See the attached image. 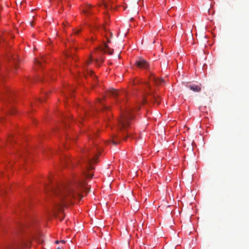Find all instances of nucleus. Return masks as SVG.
I'll list each match as a JSON object with an SVG mask.
<instances>
[{"instance_id": "e433bc0d", "label": "nucleus", "mask_w": 249, "mask_h": 249, "mask_svg": "<svg viewBox=\"0 0 249 249\" xmlns=\"http://www.w3.org/2000/svg\"><path fill=\"white\" fill-rule=\"evenodd\" d=\"M61 242H62V243H64L65 242V241L64 240L62 241Z\"/></svg>"}, {"instance_id": "6e6552de", "label": "nucleus", "mask_w": 249, "mask_h": 249, "mask_svg": "<svg viewBox=\"0 0 249 249\" xmlns=\"http://www.w3.org/2000/svg\"><path fill=\"white\" fill-rule=\"evenodd\" d=\"M10 63H12L14 67H15V69L17 68V64L18 63V58L17 55L14 54L11 56V58L10 59Z\"/></svg>"}, {"instance_id": "72a5a7b5", "label": "nucleus", "mask_w": 249, "mask_h": 249, "mask_svg": "<svg viewBox=\"0 0 249 249\" xmlns=\"http://www.w3.org/2000/svg\"><path fill=\"white\" fill-rule=\"evenodd\" d=\"M11 114H13V113H14V111H11Z\"/></svg>"}, {"instance_id": "f704fd0d", "label": "nucleus", "mask_w": 249, "mask_h": 249, "mask_svg": "<svg viewBox=\"0 0 249 249\" xmlns=\"http://www.w3.org/2000/svg\"><path fill=\"white\" fill-rule=\"evenodd\" d=\"M9 141H11V137H9Z\"/></svg>"}, {"instance_id": "c756f323", "label": "nucleus", "mask_w": 249, "mask_h": 249, "mask_svg": "<svg viewBox=\"0 0 249 249\" xmlns=\"http://www.w3.org/2000/svg\"><path fill=\"white\" fill-rule=\"evenodd\" d=\"M93 78H94V79H96V77L95 76L93 75Z\"/></svg>"}, {"instance_id": "9b49d317", "label": "nucleus", "mask_w": 249, "mask_h": 249, "mask_svg": "<svg viewBox=\"0 0 249 249\" xmlns=\"http://www.w3.org/2000/svg\"><path fill=\"white\" fill-rule=\"evenodd\" d=\"M91 5H87L83 10V13L85 14L86 16L89 15L91 12Z\"/></svg>"}, {"instance_id": "412c9836", "label": "nucleus", "mask_w": 249, "mask_h": 249, "mask_svg": "<svg viewBox=\"0 0 249 249\" xmlns=\"http://www.w3.org/2000/svg\"><path fill=\"white\" fill-rule=\"evenodd\" d=\"M102 106H103V108L105 110L107 109L108 108V107L105 105L103 103H102Z\"/></svg>"}, {"instance_id": "5701e85b", "label": "nucleus", "mask_w": 249, "mask_h": 249, "mask_svg": "<svg viewBox=\"0 0 249 249\" xmlns=\"http://www.w3.org/2000/svg\"><path fill=\"white\" fill-rule=\"evenodd\" d=\"M112 142L114 144V145H116L117 144V142L116 140H113L112 141Z\"/></svg>"}, {"instance_id": "423d86ee", "label": "nucleus", "mask_w": 249, "mask_h": 249, "mask_svg": "<svg viewBox=\"0 0 249 249\" xmlns=\"http://www.w3.org/2000/svg\"><path fill=\"white\" fill-rule=\"evenodd\" d=\"M125 94V93L124 92L119 91L114 89H110L107 90V94L110 95L115 98L118 96H122Z\"/></svg>"}, {"instance_id": "393cba45", "label": "nucleus", "mask_w": 249, "mask_h": 249, "mask_svg": "<svg viewBox=\"0 0 249 249\" xmlns=\"http://www.w3.org/2000/svg\"><path fill=\"white\" fill-rule=\"evenodd\" d=\"M129 136H130V134H127V136L126 137L125 136L124 137V139H125L126 138V137H129Z\"/></svg>"}, {"instance_id": "39448f33", "label": "nucleus", "mask_w": 249, "mask_h": 249, "mask_svg": "<svg viewBox=\"0 0 249 249\" xmlns=\"http://www.w3.org/2000/svg\"><path fill=\"white\" fill-rule=\"evenodd\" d=\"M135 63L139 68L146 69L149 67L148 62L143 58H139L136 61Z\"/></svg>"}, {"instance_id": "dca6fc26", "label": "nucleus", "mask_w": 249, "mask_h": 249, "mask_svg": "<svg viewBox=\"0 0 249 249\" xmlns=\"http://www.w3.org/2000/svg\"><path fill=\"white\" fill-rule=\"evenodd\" d=\"M85 176L87 178H91L93 176V173H90V172H88V173H86Z\"/></svg>"}, {"instance_id": "a878e982", "label": "nucleus", "mask_w": 249, "mask_h": 249, "mask_svg": "<svg viewBox=\"0 0 249 249\" xmlns=\"http://www.w3.org/2000/svg\"><path fill=\"white\" fill-rule=\"evenodd\" d=\"M91 61H92L91 58H89V59L88 60V62H87V63H88V64H89V63H91Z\"/></svg>"}, {"instance_id": "f257e3e1", "label": "nucleus", "mask_w": 249, "mask_h": 249, "mask_svg": "<svg viewBox=\"0 0 249 249\" xmlns=\"http://www.w3.org/2000/svg\"><path fill=\"white\" fill-rule=\"evenodd\" d=\"M89 189V186L84 182L66 185L55 184L45 186L48 196L52 199L54 206L59 210L70 203L72 198L76 196H79L81 191H87Z\"/></svg>"}, {"instance_id": "a211bd4d", "label": "nucleus", "mask_w": 249, "mask_h": 249, "mask_svg": "<svg viewBox=\"0 0 249 249\" xmlns=\"http://www.w3.org/2000/svg\"><path fill=\"white\" fill-rule=\"evenodd\" d=\"M81 30L80 29H75L73 31V33L74 34H78L79 33L81 32Z\"/></svg>"}, {"instance_id": "f03ea898", "label": "nucleus", "mask_w": 249, "mask_h": 249, "mask_svg": "<svg viewBox=\"0 0 249 249\" xmlns=\"http://www.w3.org/2000/svg\"><path fill=\"white\" fill-rule=\"evenodd\" d=\"M84 152L83 162L85 164V168L88 170L93 169L92 163L96 162L99 155L98 154H95V148L90 151L87 149L86 151H84Z\"/></svg>"}, {"instance_id": "4c0bfd02", "label": "nucleus", "mask_w": 249, "mask_h": 249, "mask_svg": "<svg viewBox=\"0 0 249 249\" xmlns=\"http://www.w3.org/2000/svg\"><path fill=\"white\" fill-rule=\"evenodd\" d=\"M59 1H61V0H58Z\"/></svg>"}, {"instance_id": "7c9ffc66", "label": "nucleus", "mask_w": 249, "mask_h": 249, "mask_svg": "<svg viewBox=\"0 0 249 249\" xmlns=\"http://www.w3.org/2000/svg\"><path fill=\"white\" fill-rule=\"evenodd\" d=\"M73 91H74L73 89H71V91H70L72 92H73Z\"/></svg>"}, {"instance_id": "20e7f679", "label": "nucleus", "mask_w": 249, "mask_h": 249, "mask_svg": "<svg viewBox=\"0 0 249 249\" xmlns=\"http://www.w3.org/2000/svg\"><path fill=\"white\" fill-rule=\"evenodd\" d=\"M30 240H24L19 245H10L5 249H20L22 247H29L30 244Z\"/></svg>"}, {"instance_id": "4468645a", "label": "nucleus", "mask_w": 249, "mask_h": 249, "mask_svg": "<svg viewBox=\"0 0 249 249\" xmlns=\"http://www.w3.org/2000/svg\"><path fill=\"white\" fill-rule=\"evenodd\" d=\"M153 98L155 103H157L158 105L160 104L159 97L157 95H153Z\"/></svg>"}, {"instance_id": "2eb2a0df", "label": "nucleus", "mask_w": 249, "mask_h": 249, "mask_svg": "<svg viewBox=\"0 0 249 249\" xmlns=\"http://www.w3.org/2000/svg\"><path fill=\"white\" fill-rule=\"evenodd\" d=\"M34 238L40 244L42 243L43 241L41 235L38 236V237H35Z\"/></svg>"}, {"instance_id": "f3484780", "label": "nucleus", "mask_w": 249, "mask_h": 249, "mask_svg": "<svg viewBox=\"0 0 249 249\" xmlns=\"http://www.w3.org/2000/svg\"><path fill=\"white\" fill-rule=\"evenodd\" d=\"M103 62V59H100V60L96 59V64H97V65L98 66H100V64L102 63Z\"/></svg>"}, {"instance_id": "aec40b11", "label": "nucleus", "mask_w": 249, "mask_h": 249, "mask_svg": "<svg viewBox=\"0 0 249 249\" xmlns=\"http://www.w3.org/2000/svg\"><path fill=\"white\" fill-rule=\"evenodd\" d=\"M21 228L22 229V230L24 231H26V230L28 228L27 226H23V227H21Z\"/></svg>"}, {"instance_id": "4be33fe9", "label": "nucleus", "mask_w": 249, "mask_h": 249, "mask_svg": "<svg viewBox=\"0 0 249 249\" xmlns=\"http://www.w3.org/2000/svg\"><path fill=\"white\" fill-rule=\"evenodd\" d=\"M87 72H88V73H89L90 74V76H92L93 73L92 71H88Z\"/></svg>"}, {"instance_id": "ddd939ff", "label": "nucleus", "mask_w": 249, "mask_h": 249, "mask_svg": "<svg viewBox=\"0 0 249 249\" xmlns=\"http://www.w3.org/2000/svg\"><path fill=\"white\" fill-rule=\"evenodd\" d=\"M97 131H90L88 133V135L90 139H92L93 136H96Z\"/></svg>"}, {"instance_id": "6ab92c4d", "label": "nucleus", "mask_w": 249, "mask_h": 249, "mask_svg": "<svg viewBox=\"0 0 249 249\" xmlns=\"http://www.w3.org/2000/svg\"><path fill=\"white\" fill-rule=\"evenodd\" d=\"M35 63L36 65H41V61L37 59H35Z\"/></svg>"}, {"instance_id": "473e14b6", "label": "nucleus", "mask_w": 249, "mask_h": 249, "mask_svg": "<svg viewBox=\"0 0 249 249\" xmlns=\"http://www.w3.org/2000/svg\"><path fill=\"white\" fill-rule=\"evenodd\" d=\"M58 242H58V241H55V243H56V244H58Z\"/></svg>"}, {"instance_id": "f8f14e48", "label": "nucleus", "mask_w": 249, "mask_h": 249, "mask_svg": "<svg viewBox=\"0 0 249 249\" xmlns=\"http://www.w3.org/2000/svg\"><path fill=\"white\" fill-rule=\"evenodd\" d=\"M102 51L104 52V53H107L109 54H112L113 53V51L110 49L106 44L105 45L104 48L102 50Z\"/></svg>"}, {"instance_id": "c85d7f7f", "label": "nucleus", "mask_w": 249, "mask_h": 249, "mask_svg": "<svg viewBox=\"0 0 249 249\" xmlns=\"http://www.w3.org/2000/svg\"><path fill=\"white\" fill-rule=\"evenodd\" d=\"M3 75H1L0 76V81L2 79V78H3Z\"/></svg>"}, {"instance_id": "2f4dec72", "label": "nucleus", "mask_w": 249, "mask_h": 249, "mask_svg": "<svg viewBox=\"0 0 249 249\" xmlns=\"http://www.w3.org/2000/svg\"><path fill=\"white\" fill-rule=\"evenodd\" d=\"M30 23H31V26H33V25H34L33 23L32 22H31Z\"/></svg>"}, {"instance_id": "b1692460", "label": "nucleus", "mask_w": 249, "mask_h": 249, "mask_svg": "<svg viewBox=\"0 0 249 249\" xmlns=\"http://www.w3.org/2000/svg\"><path fill=\"white\" fill-rule=\"evenodd\" d=\"M104 7L106 8H107L108 7V5L107 4H106V3H104Z\"/></svg>"}, {"instance_id": "1a4fd4ad", "label": "nucleus", "mask_w": 249, "mask_h": 249, "mask_svg": "<svg viewBox=\"0 0 249 249\" xmlns=\"http://www.w3.org/2000/svg\"><path fill=\"white\" fill-rule=\"evenodd\" d=\"M187 87L195 92H199L201 90V88L200 86L195 84L188 85L187 86Z\"/></svg>"}, {"instance_id": "cd10ccee", "label": "nucleus", "mask_w": 249, "mask_h": 249, "mask_svg": "<svg viewBox=\"0 0 249 249\" xmlns=\"http://www.w3.org/2000/svg\"><path fill=\"white\" fill-rule=\"evenodd\" d=\"M59 217L60 220H62V219H63V217H60V215L59 216Z\"/></svg>"}, {"instance_id": "9d476101", "label": "nucleus", "mask_w": 249, "mask_h": 249, "mask_svg": "<svg viewBox=\"0 0 249 249\" xmlns=\"http://www.w3.org/2000/svg\"><path fill=\"white\" fill-rule=\"evenodd\" d=\"M10 96H11V93H10V92L8 91V90H5L3 92H0V97H1V98L3 97V98L5 100H7V98Z\"/></svg>"}, {"instance_id": "0eeeda50", "label": "nucleus", "mask_w": 249, "mask_h": 249, "mask_svg": "<svg viewBox=\"0 0 249 249\" xmlns=\"http://www.w3.org/2000/svg\"><path fill=\"white\" fill-rule=\"evenodd\" d=\"M150 80L152 81L157 85H160L164 83V80L162 79H157L154 75H151L149 77Z\"/></svg>"}, {"instance_id": "bb28decb", "label": "nucleus", "mask_w": 249, "mask_h": 249, "mask_svg": "<svg viewBox=\"0 0 249 249\" xmlns=\"http://www.w3.org/2000/svg\"><path fill=\"white\" fill-rule=\"evenodd\" d=\"M120 102H121V100H120L119 99H118V100H117V103H118V104H119Z\"/></svg>"}, {"instance_id": "7ed1b4c3", "label": "nucleus", "mask_w": 249, "mask_h": 249, "mask_svg": "<svg viewBox=\"0 0 249 249\" xmlns=\"http://www.w3.org/2000/svg\"><path fill=\"white\" fill-rule=\"evenodd\" d=\"M133 108H128L124 112L121 114V118L118 121L120 129H126L127 127L130 124L131 121L133 118Z\"/></svg>"}, {"instance_id": "c9c22d12", "label": "nucleus", "mask_w": 249, "mask_h": 249, "mask_svg": "<svg viewBox=\"0 0 249 249\" xmlns=\"http://www.w3.org/2000/svg\"><path fill=\"white\" fill-rule=\"evenodd\" d=\"M64 123L66 125H67V122H65Z\"/></svg>"}]
</instances>
